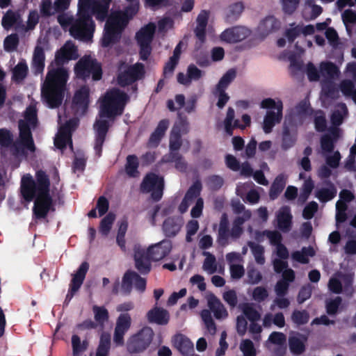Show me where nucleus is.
I'll use <instances>...</instances> for the list:
<instances>
[{
    "label": "nucleus",
    "instance_id": "1",
    "mask_svg": "<svg viewBox=\"0 0 356 356\" xmlns=\"http://www.w3.org/2000/svg\"><path fill=\"white\" fill-rule=\"evenodd\" d=\"M65 51L60 49L56 52L41 86V97L50 108H58L62 104L67 90L69 73L63 65L70 57Z\"/></svg>",
    "mask_w": 356,
    "mask_h": 356
},
{
    "label": "nucleus",
    "instance_id": "2",
    "mask_svg": "<svg viewBox=\"0 0 356 356\" xmlns=\"http://www.w3.org/2000/svg\"><path fill=\"white\" fill-rule=\"evenodd\" d=\"M20 188L22 196L25 201L31 202L35 199L33 207L35 218L44 219L50 211H55L54 200L50 195V180L44 171H37L35 180L30 175L24 176Z\"/></svg>",
    "mask_w": 356,
    "mask_h": 356
},
{
    "label": "nucleus",
    "instance_id": "3",
    "mask_svg": "<svg viewBox=\"0 0 356 356\" xmlns=\"http://www.w3.org/2000/svg\"><path fill=\"white\" fill-rule=\"evenodd\" d=\"M129 99V95L119 88H113L107 90L101 101L99 116L114 118L121 115Z\"/></svg>",
    "mask_w": 356,
    "mask_h": 356
},
{
    "label": "nucleus",
    "instance_id": "4",
    "mask_svg": "<svg viewBox=\"0 0 356 356\" xmlns=\"http://www.w3.org/2000/svg\"><path fill=\"white\" fill-rule=\"evenodd\" d=\"M95 25L90 15L77 13L70 27V33L75 39L89 40L93 36Z\"/></svg>",
    "mask_w": 356,
    "mask_h": 356
},
{
    "label": "nucleus",
    "instance_id": "5",
    "mask_svg": "<svg viewBox=\"0 0 356 356\" xmlns=\"http://www.w3.org/2000/svg\"><path fill=\"white\" fill-rule=\"evenodd\" d=\"M165 187L164 179L154 172H148L143 177L140 191L143 193H149L154 202L161 200Z\"/></svg>",
    "mask_w": 356,
    "mask_h": 356
},
{
    "label": "nucleus",
    "instance_id": "6",
    "mask_svg": "<svg viewBox=\"0 0 356 356\" xmlns=\"http://www.w3.org/2000/svg\"><path fill=\"white\" fill-rule=\"evenodd\" d=\"M77 77L86 80L92 76L94 81H99L102 77V68L96 59L90 58H81L74 67Z\"/></svg>",
    "mask_w": 356,
    "mask_h": 356
},
{
    "label": "nucleus",
    "instance_id": "7",
    "mask_svg": "<svg viewBox=\"0 0 356 356\" xmlns=\"http://www.w3.org/2000/svg\"><path fill=\"white\" fill-rule=\"evenodd\" d=\"M154 332L151 328H143L131 335L127 342V350L131 354L144 352L151 344Z\"/></svg>",
    "mask_w": 356,
    "mask_h": 356
},
{
    "label": "nucleus",
    "instance_id": "8",
    "mask_svg": "<svg viewBox=\"0 0 356 356\" xmlns=\"http://www.w3.org/2000/svg\"><path fill=\"white\" fill-rule=\"evenodd\" d=\"M88 269V263L87 261H83L80 265L76 272L72 275V278L70 284V289L66 295L64 305H67L74 297V294L79 290L85 280Z\"/></svg>",
    "mask_w": 356,
    "mask_h": 356
},
{
    "label": "nucleus",
    "instance_id": "9",
    "mask_svg": "<svg viewBox=\"0 0 356 356\" xmlns=\"http://www.w3.org/2000/svg\"><path fill=\"white\" fill-rule=\"evenodd\" d=\"M109 123L106 120H96L93 129L95 130L94 150L96 156L99 158L102 154V147L109 130Z\"/></svg>",
    "mask_w": 356,
    "mask_h": 356
},
{
    "label": "nucleus",
    "instance_id": "10",
    "mask_svg": "<svg viewBox=\"0 0 356 356\" xmlns=\"http://www.w3.org/2000/svg\"><path fill=\"white\" fill-rule=\"evenodd\" d=\"M144 74V66L141 63H136L133 65H129L123 72L118 75V83L121 87H126L131 85Z\"/></svg>",
    "mask_w": 356,
    "mask_h": 356
},
{
    "label": "nucleus",
    "instance_id": "11",
    "mask_svg": "<svg viewBox=\"0 0 356 356\" xmlns=\"http://www.w3.org/2000/svg\"><path fill=\"white\" fill-rule=\"evenodd\" d=\"M251 33L252 31L246 26H234L223 31L220 38L223 42L229 44H234L246 39Z\"/></svg>",
    "mask_w": 356,
    "mask_h": 356
},
{
    "label": "nucleus",
    "instance_id": "12",
    "mask_svg": "<svg viewBox=\"0 0 356 356\" xmlns=\"http://www.w3.org/2000/svg\"><path fill=\"white\" fill-rule=\"evenodd\" d=\"M90 90L87 86H82L77 90L72 98V107L77 115H84L90 102Z\"/></svg>",
    "mask_w": 356,
    "mask_h": 356
},
{
    "label": "nucleus",
    "instance_id": "13",
    "mask_svg": "<svg viewBox=\"0 0 356 356\" xmlns=\"http://www.w3.org/2000/svg\"><path fill=\"white\" fill-rule=\"evenodd\" d=\"M134 282V286L140 292H144L146 289V280L141 277L137 273L132 270H127L123 277L122 287L129 293L132 288V284Z\"/></svg>",
    "mask_w": 356,
    "mask_h": 356
},
{
    "label": "nucleus",
    "instance_id": "14",
    "mask_svg": "<svg viewBox=\"0 0 356 356\" xmlns=\"http://www.w3.org/2000/svg\"><path fill=\"white\" fill-rule=\"evenodd\" d=\"M296 141V129L292 116L286 117L282 131V147L288 149L293 147Z\"/></svg>",
    "mask_w": 356,
    "mask_h": 356
},
{
    "label": "nucleus",
    "instance_id": "15",
    "mask_svg": "<svg viewBox=\"0 0 356 356\" xmlns=\"http://www.w3.org/2000/svg\"><path fill=\"white\" fill-rule=\"evenodd\" d=\"M283 104L280 99L275 101L268 97V134L273 130L274 126L279 124L283 117Z\"/></svg>",
    "mask_w": 356,
    "mask_h": 356
},
{
    "label": "nucleus",
    "instance_id": "16",
    "mask_svg": "<svg viewBox=\"0 0 356 356\" xmlns=\"http://www.w3.org/2000/svg\"><path fill=\"white\" fill-rule=\"evenodd\" d=\"M169 126L170 120L168 119L160 120L154 131L150 134L147 142V147L149 148L158 147L164 138Z\"/></svg>",
    "mask_w": 356,
    "mask_h": 356
},
{
    "label": "nucleus",
    "instance_id": "17",
    "mask_svg": "<svg viewBox=\"0 0 356 356\" xmlns=\"http://www.w3.org/2000/svg\"><path fill=\"white\" fill-rule=\"evenodd\" d=\"M293 216L289 206H283L276 215L277 227L283 233H288L292 228Z\"/></svg>",
    "mask_w": 356,
    "mask_h": 356
},
{
    "label": "nucleus",
    "instance_id": "18",
    "mask_svg": "<svg viewBox=\"0 0 356 356\" xmlns=\"http://www.w3.org/2000/svg\"><path fill=\"white\" fill-rule=\"evenodd\" d=\"M19 130V140L20 144L26 149L31 152L35 151V146L34 144L31 127L27 122L20 120L18 122Z\"/></svg>",
    "mask_w": 356,
    "mask_h": 356
},
{
    "label": "nucleus",
    "instance_id": "19",
    "mask_svg": "<svg viewBox=\"0 0 356 356\" xmlns=\"http://www.w3.org/2000/svg\"><path fill=\"white\" fill-rule=\"evenodd\" d=\"M183 223L181 217L171 216L167 218L162 225L164 235L168 238L175 237L179 232Z\"/></svg>",
    "mask_w": 356,
    "mask_h": 356
},
{
    "label": "nucleus",
    "instance_id": "20",
    "mask_svg": "<svg viewBox=\"0 0 356 356\" xmlns=\"http://www.w3.org/2000/svg\"><path fill=\"white\" fill-rule=\"evenodd\" d=\"M171 245L169 242L162 241L150 246L145 252L152 261H159L170 253Z\"/></svg>",
    "mask_w": 356,
    "mask_h": 356
},
{
    "label": "nucleus",
    "instance_id": "21",
    "mask_svg": "<svg viewBox=\"0 0 356 356\" xmlns=\"http://www.w3.org/2000/svg\"><path fill=\"white\" fill-rule=\"evenodd\" d=\"M122 32V31L116 26L111 24H108V22L106 21L104 27V35L102 40V47H108L113 44L118 42L121 38Z\"/></svg>",
    "mask_w": 356,
    "mask_h": 356
},
{
    "label": "nucleus",
    "instance_id": "22",
    "mask_svg": "<svg viewBox=\"0 0 356 356\" xmlns=\"http://www.w3.org/2000/svg\"><path fill=\"white\" fill-rule=\"evenodd\" d=\"M209 12L205 10H201L198 14L196 22L197 25L194 29L195 37L203 43L206 40V29L208 24Z\"/></svg>",
    "mask_w": 356,
    "mask_h": 356
},
{
    "label": "nucleus",
    "instance_id": "23",
    "mask_svg": "<svg viewBox=\"0 0 356 356\" xmlns=\"http://www.w3.org/2000/svg\"><path fill=\"white\" fill-rule=\"evenodd\" d=\"M135 266L136 269L143 275H147L151 270L152 259L147 256L145 250L138 249L134 253Z\"/></svg>",
    "mask_w": 356,
    "mask_h": 356
},
{
    "label": "nucleus",
    "instance_id": "24",
    "mask_svg": "<svg viewBox=\"0 0 356 356\" xmlns=\"http://www.w3.org/2000/svg\"><path fill=\"white\" fill-rule=\"evenodd\" d=\"M147 318L150 323L165 325L169 322L170 315L166 309L154 307L147 313Z\"/></svg>",
    "mask_w": 356,
    "mask_h": 356
},
{
    "label": "nucleus",
    "instance_id": "25",
    "mask_svg": "<svg viewBox=\"0 0 356 356\" xmlns=\"http://www.w3.org/2000/svg\"><path fill=\"white\" fill-rule=\"evenodd\" d=\"M174 346L183 356H189L194 352L193 343L185 335L179 334L173 339Z\"/></svg>",
    "mask_w": 356,
    "mask_h": 356
},
{
    "label": "nucleus",
    "instance_id": "26",
    "mask_svg": "<svg viewBox=\"0 0 356 356\" xmlns=\"http://www.w3.org/2000/svg\"><path fill=\"white\" fill-rule=\"evenodd\" d=\"M229 225L228 217L226 213H223L220 218L217 236V243L222 247H225L229 243L228 240L230 236Z\"/></svg>",
    "mask_w": 356,
    "mask_h": 356
},
{
    "label": "nucleus",
    "instance_id": "27",
    "mask_svg": "<svg viewBox=\"0 0 356 356\" xmlns=\"http://www.w3.org/2000/svg\"><path fill=\"white\" fill-rule=\"evenodd\" d=\"M44 61L45 54L43 48L40 46H36L31 63V69L35 75L40 74L44 72Z\"/></svg>",
    "mask_w": 356,
    "mask_h": 356
},
{
    "label": "nucleus",
    "instance_id": "28",
    "mask_svg": "<svg viewBox=\"0 0 356 356\" xmlns=\"http://www.w3.org/2000/svg\"><path fill=\"white\" fill-rule=\"evenodd\" d=\"M244 8V4L241 1L230 4L225 10V22L227 24L236 22L241 17Z\"/></svg>",
    "mask_w": 356,
    "mask_h": 356
},
{
    "label": "nucleus",
    "instance_id": "29",
    "mask_svg": "<svg viewBox=\"0 0 356 356\" xmlns=\"http://www.w3.org/2000/svg\"><path fill=\"white\" fill-rule=\"evenodd\" d=\"M156 26L149 23L141 28L136 35L138 44H151L155 33Z\"/></svg>",
    "mask_w": 356,
    "mask_h": 356
},
{
    "label": "nucleus",
    "instance_id": "30",
    "mask_svg": "<svg viewBox=\"0 0 356 356\" xmlns=\"http://www.w3.org/2000/svg\"><path fill=\"white\" fill-rule=\"evenodd\" d=\"M327 188H321L316 191L315 196L321 202L325 203L332 200L336 195L337 190L330 181L326 182Z\"/></svg>",
    "mask_w": 356,
    "mask_h": 356
},
{
    "label": "nucleus",
    "instance_id": "31",
    "mask_svg": "<svg viewBox=\"0 0 356 356\" xmlns=\"http://www.w3.org/2000/svg\"><path fill=\"white\" fill-rule=\"evenodd\" d=\"M110 5L97 0L91 8L90 16H95L99 22H104L108 17Z\"/></svg>",
    "mask_w": 356,
    "mask_h": 356
},
{
    "label": "nucleus",
    "instance_id": "32",
    "mask_svg": "<svg viewBox=\"0 0 356 356\" xmlns=\"http://www.w3.org/2000/svg\"><path fill=\"white\" fill-rule=\"evenodd\" d=\"M170 131L186 135L190 131V124L186 115L181 112L177 113V119L174 123Z\"/></svg>",
    "mask_w": 356,
    "mask_h": 356
},
{
    "label": "nucleus",
    "instance_id": "33",
    "mask_svg": "<svg viewBox=\"0 0 356 356\" xmlns=\"http://www.w3.org/2000/svg\"><path fill=\"white\" fill-rule=\"evenodd\" d=\"M286 184V177L284 174L278 175L273 181L269 191L271 200H275L282 192Z\"/></svg>",
    "mask_w": 356,
    "mask_h": 356
},
{
    "label": "nucleus",
    "instance_id": "34",
    "mask_svg": "<svg viewBox=\"0 0 356 356\" xmlns=\"http://www.w3.org/2000/svg\"><path fill=\"white\" fill-rule=\"evenodd\" d=\"M139 161L137 156L129 154L127 156L126 164L124 166L126 174L129 177H137L139 175L138 171Z\"/></svg>",
    "mask_w": 356,
    "mask_h": 356
},
{
    "label": "nucleus",
    "instance_id": "35",
    "mask_svg": "<svg viewBox=\"0 0 356 356\" xmlns=\"http://www.w3.org/2000/svg\"><path fill=\"white\" fill-rule=\"evenodd\" d=\"M320 72L323 76L334 79L339 73L337 66L332 62H322L320 65Z\"/></svg>",
    "mask_w": 356,
    "mask_h": 356
},
{
    "label": "nucleus",
    "instance_id": "36",
    "mask_svg": "<svg viewBox=\"0 0 356 356\" xmlns=\"http://www.w3.org/2000/svg\"><path fill=\"white\" fill-rule=\"evenodd\" d=\"M289 347L290 351L296 355L302 354L305 350L304 341L296 336H290L289 338Z\"/></svg>",
    "mask_w": 356,
    "mask_h": 356
},
{
    "label": "nucleus",
    "instance_id": "37",
    "mask_svg": "<svg viewBox=\"0 0 356 356\" xmlns=\"http://www.w3.org/2000/svg\"><path fill=\"white\" fill-rule=\"evenodd\" d=\"M108 24L116 26L121 31L127 26L129 21L120 11L113 13L108 19Z\"/></svg>",
    "mask_w": 356,
    "mask_h": 356
},
{
    "label": "nucleus",
    "instance_id": "38",
    "mask_svg": "<svg viewBox=\"0 0 356 356\" xmlns=\"http://www.w3.org/2000/svg\"><path fill=\"white\" fill-rule=\"evenodd\" d=\"M28 71V65L25 60L20 61L13 68L12 79L15 81H21L26 77Z\"/></svg>",
    "mask_w": 356,
    "mask_h": 356
},
{
    "label": "nucleus",
    "instance_id": "39",
    "mask_svg": "<svg viewBox=\"0 0 356 356\" xmlns=\"http://www.w3.org/2000/svg\"><path fill=\"white\" fill-rule=\"evenodd\" d=\"M241 310L250 321H258L261 318V315L258 311L250 303H243L241 305Z\"/></svg>",
    "mask_w": 356,
    "mask_h": 356
},
{
    "label": "nucleus",
    "instance_id": "40",
    "mask_svg": "<svg viewBox=\"0 0 356 356\" xmlns=\"http://www.w3.org/2000/svg\"><path fill=\"white\" fill-rule=\"evenodd\" d=\"M115 219V215L111 212L102 219L99 225V232L102 235L107 236L108 234Z\"/></svg>",
    "mask_w": 356,
    "mask_h": 356
},
{
    "label": "nucleus",
    "instance_id": "41",
    "mask_svg": "<svg viewBox=\"0 0 356 356\" xmlns=\"http://www.w3.org/2000/svg\"><path fill=\"white\" fill-rule=\"evenodd\" d=\"M208 303L209 308L211 309V310L213 311L214 316L217 319H220V318H222L223 314L227 315L226 310L224 309L222 305L216 297L213 296V298H211L209 300Z\"/></svg>",
    "mask_w": 356,
    "mask_h": 356
},
{
    "label": "nucleus",
    "instance_id": "42",
    "mask_svg": "<svg viewBox=\"0 0 356 356\" xmlns=\"http://www.w3.org/2000/svg\"><path fill=\"white\" fill-rule=\"evenodd\" d=\"M131 318L130 314L123 313L118 317L115 328L127 332L131 327Z\"/></svg>",
    "mask_w": 356,
    "mask_h": 356
},
{
    "label": "nucleus",
    "instance_id": "43",
    "mask_svg": "<svg viewBox=\"0 0 356 356\" xmlns=\"http://www.w3.org/2000/svg\"><path fill=\"white\" fill-rule=\"evenodd\" d=\"M291 320L298 325H305L309 320V314L306 310L295 309L291 314Z\"/></svg>",
    "mask_w": 356,
    "mask_h": 356
},
{
    "label": "nucleus",
    "instance_id": "44",
    "mask_svg": "<svg viewBox=\"0 0 356 356\" xmlns=\"http://www.w3.org/2000/svg\"><path fill=\"white\" fill-rule=\"evenodd\" d=\"M202 189V185L201 181L200 180H196L189 187V188L186 191L184 197H186V199H188L192 202L195 198H197L200 196Z\"/></svg>",
    "mask_w": 356,
    "mask_h": 356
},
{
    "label": "nucleus",
    "instance_id": "45",
    "mask_svg": "<svg viewBox=\"0 0 356 356\" xmlns=\"http://www.w3.org/2000/svg\"><path fill=\"white\" fill-rule=\"evenodd\" d=\"M78 124L79 121L77 119H70L60 127L58 132L61 133L62 135H65L71 138L72 133L76 129Z\"/></svg>",
    "mask_w": 356,
    "mask_h": 356
},
{
    "label": "nucleus",
    "instance_id": "46",
    "mask_svg": "<svg viewBox=\"0 0 356 356\" xmlns=\"http://www.w3.org/2000/svg\"><path fill=\"white\" fill-rule=\"evenodd\" d=\"M248 246L250 248L256 261L259 264H264L265 262L264 247L252 241L248 242Z\"/></svg>",
    "mask_w": 356,
    "mask_h": 356
},
{
    "label": "nucleus",
    "instance_id": "47",
    "mask_svg": "<svg viewBox=\"0 0 356 356\" xmlns=\"http://www.w3.org/2000/svg\"><path fill=\"white\" fill-rule=\"evenodd\" d=\"M92 311L95 315V320L99 325L108 321L109 314L108 310L104 307L93 306Z\"/></svg>",
    "mask_w": 356,
    "mask_h": 356
},
{
    "label": "nucleus",
    "instance_id": "48",
    "mask_svg": "<svg viewBox=\"0 0 356 356\" xmlns=\"http://www.w3.org/2000/svg\"><path fill=\"white\" fill-rule=\"evenodd\" d=\"M72 346L73 355L78 356L80 353L86 350L88 343L86 341L81 343L80 337L78 335L74 334L72 337Z\"/></svg>",
    "mask_w": 356,
    "mask_h": 356
},
{
    "label": "nucleus",
    "instance_id": "49",
    "mask_svg": "<svg viewBox=\"0 0 356 356\" xmlns=\"http://www.w3.org/2000/svg\"><path fill=\"white\" fill-rule=\"evenodd\" d=\"M315 129L318 132H323L327 129V121L324 112L318 110L316 113L314 120Z\"/></svg>",
    "mask_w": 356,
    "mask_h": 356
},
{
    "label": "nucleus",
    "instance_id": "50",
    "mask_svg": "<svg viewBox=\"0 0 356 356\" xmlns=\"http://www.w3.org/2000/svg\"><path fill=\"white\" fill-rule=\"evenodd\" d=\"M25 122L31 126L32 128H35L38 124V116L37 110L35 106H29L24 113Z\"/></svg>",
    "mask_w": 356,
    "mask_h": 356
},
{
    "label": "nucleus",
    "instance_id": "51",
    "mask_svg": "<svg viewBox=\"0 0 356 356\" xmlns=\"http://www.w3.org/2000/svg\"><path fill=\"white\" fill-rule=\"evenodd\" d=\"M204 255L207 257L203 263V269L209 274H213L216 271V257L208 252H204Z\"/></svg>",
    "mask_w": 356,
    "mask_h": 356
},
{
    "label": "nucleus",
    "instance_id": "52",
    "mask_svg": "<svg viewBox=\"0 0 356 356\" xmlns=\"http://www.w3.org/2000/svg\"><path fill=\"white\" fill-rule=\"evenodd\" d=\"M341 302L342 299L340 296H337L334 299L327 301L325 305L327 314L330 316L336 315Z\"/></svg>",
    "mask_w": 356,
    "mask_h": 356
},
{
    "label": "nucleus",
    "instance_id": "53",
    "mask_svg": "<svg viewBox=\"0 0 356 356\" xmlns=\"http://www.w3.org/2000/svg\"><path fill=\"white\" fill-rule=\"evenodd\" d=\"M182 145V135L170 131L169 137V150H179Z\"/></svg>",
    "mask_w": 356,
    "mask_h": 356
},
{
    "label": "nucleus",
    "instance_id": "54",
    "mask_svg": "<svg viewBox=\"0 0 356 356\" xmlns=\"http://www.w3.org/2000/svg\"><path fill=\"white\" fill-rule=\"evenodd\" d=\"M341 108L342 111L335 110L332 112L330 120L334 126H339L342 124L343 120V113H346L348 112L347 107L345 104H341Z\"/></svg>",
    "mask_w": 356,
    "mask_h": 356
},
{
    "label": "nucleus",
    "instance_id": "55",
    "mask_svg": "<svg viewBox=\"0 0 356 356\" xmlns=\"http://www.w3.org/2000/svg\"><path fill=\"white\" fill-rule=\"evenodd\" d=\"M286 337L282 332H273L268 336V343L278 345L286 348Z\"/></svg>",
    "mask_w": 356,
    "mask_h": 356
},
{
    "label": "nucleus",
    "instance_id": "56",
    "mask_svg": "<svg viewBox=\"0 0 356 356\" xmlns=\"http://www.w3.org/2000/svg\"><path fill=\"white\" fill-rule=\"evenodd\" d=\"M240 349L243 356H256V350L253 342L250 339H244L241 341Z\"/></svg>",
    "mask_w": 356,
    "mask_h": 356
},
{
    "label": "nucleus",
    "instance_id": "57",
    "mask_svg": "<svg viewBox=\"0 0 356 356\" xmlns=\"http://www.w3.org/2000/svg\"><path fill=\"white\" fill-rule=\"evenodd\" d=\"M13 142L12 133L6 129H0V145L3 147H10Z\"/></svg>",
    "mask_w": 356,
    "mask_h": 356
},
{
    "label": "nucleus",
    "instance_id": "58",
    "mask_svg": "<svg viewBox=\"0 0 356 356\" xmlns=\"http://www.w3.org/2000/svg\"><path fill=\"white\" fill-rule=\"evenodd\" d=\"M282 10L284 13L288 15L293 14L300 3V0H280Z\"/></svg>",
    "mask_w": 356,
    "mask_h": 356
},
{
    "label": "nucleus",
    "instance_id": "59",
    "mask_svg": "<svg viewBox=\"0 0 356 356\" xmlns=\"http://www.w3.org/2000/svg\"><path fill=\"white\" fill-rule=\"evenodd\" d=\"M318 209V205L316 202L312 201L309 202L302 211V217L306 220L312 219L317 212Z\"/></svg>",
    "mask_w": 356,
    "mask_h": 356
},
{
    "label": "nucleus",
    "instance_id": "60",
    "mask_svg": "<svg viewBox=\"0 0 356 356\" xmlns=\"http://www.w3.org/2000/svg\"><path fill=\"white\" fill-rule=\"evenodd\" d=\"M97 0H79L78 13L90 15L91 8Z\"/></svg>",
    "mask_w": 356,
    "mask_h": 356
},
{
    "label": "nucleus",
    "instance_id": "61",
    "mask_svg": "<svg viewBox=\"0 0 356 356\" xmlns=\"http://www.w3.org/2000/svg\"><path fill=\"white\" fill-rule=\"evenodd\" d=\"M254 36L260 40H264L267 36V17L260 21L255 30Z\"/></svg>",
    "mask_w": 356,
    "mask_h": 356
},
{
    "label": "nucleus",
    "instance_id": "62",
    "mask_svg": "<svg viewBox=\"0 0 356 356\" xmlns=\"http://www.w3.org/2000/svg\"><path fill=\"white\" fill-rule=\"evenodd\" d=\"M19 44V38L17 34L13 33L8 35L4 40V48L6 51L15 50Z\"/></svg>",
    "mask_w": 356,
    "mask_h": 356
},
{
    "label": "nucleus",
    "instance_id": "63",
    "mask_svg": "<svg viewBox=\"0 0 356 356\" xmlns=\"http://www.w3.org/2000/svg\"><path fill=\"white\" fill-rule=\"evenodd\" d=\"M312 288L309 284L302 286L299 291L297 298L298 303L302 304L309 299L312 296Z\"/></svg>",
    "mask_w": 356,
    "mask_h": 356
},
{
    "label": "nucleus",
    "instance_id": "64",
    "mask_svg": "<svg viewBox=\"0 0 356 356\" xmlns=\"http://www.w3.org/2000/svg\"><path fill=\"white\" fill-rule=\"evenodd\" d=\"M207 184L211 190L218 191L223 186L224 180L220 176L214 175L208 177Z\"/></svg>",
    "mask_w": 356,
    "mask_h": 356
}]
</instances>
